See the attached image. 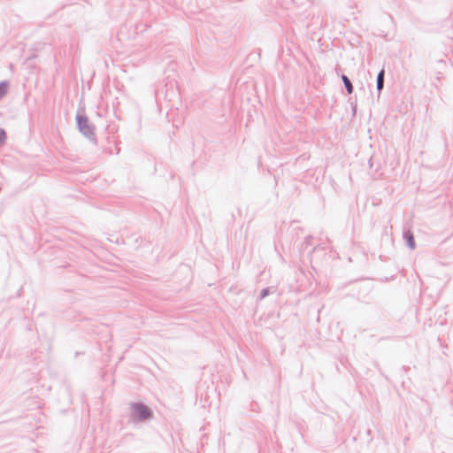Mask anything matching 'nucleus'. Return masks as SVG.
I'll return each mask as SVG.
<instances>
[{"mask_svg":"<svg viewBox=\"0 0 453 453\" xmlns=\"http://www.w3.org/2000/svg\"><path fill=\"white\" fill-rule=\"evenodd\" d=\"M368 164H369V167L371 170L374 168V173H373L374 178L375 179L380 178L382 173L380 172V163L377 162L373 157H372L369 159Z\"/></svg>","mask_w":453,"mask_h":453,"instance_id":"nucleus-4","label":"nucleus"},{"mask_svg":"<svg viewBox=\"0 0 453 453\" xmlns=\"http://www.w3.org/2000/svg\"><path fill=\"white\" fill-rule=\"evenodd\" d=\"M384 79H385V71H384V69H381L379 72V73L377 74V78H376V88H377L379 94L384 88Z\"/></svg>","mask_w":453,"mask_h":453,"instance_id":"nucleus-5","label":"nucleus"},{"mask_svg":"<svg viewBox=\"0 0 453 453\" xmlns=\"http://www.w3.org/2000/svg\"><path fill=\"white\" fill-rule=\"evenodd\" d=\"M403 237L405 241V244L411 249L414 250L416 248L414 234L411 231L407 230L403 233Z\"/></svg>","mask_w":453,"mask_h":453,"instance_id":"nucleus-3","label":"nucleus"},{"mask_svg":"<svg viewBox=\"0 0 453 453\" xmlns=\"http://www.w3.org/2000/svg\"><path fill=\"white\" fill-rule=\"evenodd\" d=\"M76 123L79 131L92 142L94 144L97 143V140L95 134V126L89 122L88 118L84 114L77 113L76 115Z\"/></svg>","mask_w":453,"mask_h":453,"instance_id":"nucleus-1","label":"nucleus"},{"mask_svg":"<svg viewBox=\"0 0 453 453\" xmlns=\"http://www.w3.org/2000/svg\"><path fill=\"white\" fill-rule=\"evenodd\" d=\"M351 108H352L353 114H355L356 113V109H357V104L351 103Z\"/></svg>","mask_w":453,"mask_h":453,"instance_id":"nucleus-11","label":"nucleus"},{"mask_svg":"<svg viewBox=\"0 0 453 453\" xmlns=\"http://www.w3.org/2000/svg\"><path fill=\"white\" fill-rule=\"evenodd\" d=\"M6 140V133L3 128H0V144L4 143Z\"/></svg>","mask_w":453,"mask_h":453,"instance_id":"nucleus-10","label":"nucleus"},{"mask_svg":"<svg viewBox=\"0 0 453 453\" xmlns=\"http://www.w3.org/2000/svg\"><path fill=\"white\" fill-rule=\"evenodd\" d=\"M269 294H270V288H263L260 291L259 299L262 300V299L265 298L267 296H269Z\"/></svg>","mask_w":453,"mask_h":453,"instance_id":"nucleus-8","label":"nucleus"},{"mask_svg":"<svg viewBox=\"0 0 453 453\" xmlns=\"http://www.w3.org/2000/svg\"><path fill=\"white\" fill-rule=\"evenodd\" d=\"M311 235H308L307 237H305L304 242H303V247L307 248L308 246L311 245Z\"/></svg>","mask_w":453,"mask_h":453,"instance_id":"nucleus-9","label":"nucleus"},{"mask_svg":"<svg viewBox=\"0 0 453 453\" xmlns=\"http://www.w3.org/2000/svg\"><path fill=\"white\" fill-rule=\"evenodd\" d=\"M9 82L3 81L0 82V99H2L8 92Z\"/></svg>","mask_w":453,"mask_h":453,"instance_id":"nucleus-7","label":"nucleus"},{"mask_svg":"<svg viewBox=\"0 0 453 453\" xmlns=\"http://www.w3.org/2000/svg\"><path fill=\"white\" fill-rule=\"evenodd\" d=\"M338 70H339V66L337 65L335 68L336 73H338Z\"/></svg>","mask_w":453,"mask_h":453,"instance_id":"nucleus-12","label":"nucleus"},{"mask_svg":"<svg viewBox=\"0 0 453 453\" xmlns=\"http://www.w3.org/2000/svg\"><path fill=\"white\" fill-rule=\"evenodd\" d=\"M132 418L134 421H144L153 417L152 411L142 403H132Z\"/></svg>","mask_w":453,"mask_h":453,"instance_id":"nucleus-2","label":"nucleus"},{"mask_svg":"<svg viewBox=\"0 0 453 453\" xmlns=\"http://www.w3.org/2000/svg\"><path fill=\"white\" fill-rule=\"evenodd\" d=\"M341 79L344 84V87H345V89H346L348 95H351L354 91V87L352 85V82L350 81L349 77L347 75H345L344 73L341 74Z\"/></svg>","mask_w":453,"mask_h":453,"instance_id":"nucleus-6","label":"nucleus"}]
</instances>
